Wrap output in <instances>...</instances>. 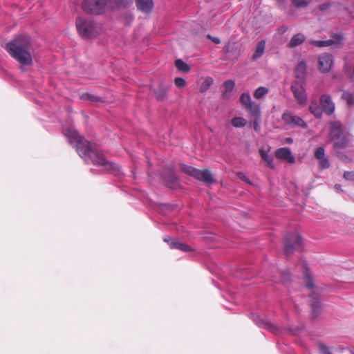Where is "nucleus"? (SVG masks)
<instances>
[{
  "label": "nucleus",
  "instance_id": "1",
  "mask_svg": "<svg viewBox=\"0 0 354 354\" xmlns=\"http://www.w3.org/2000/svg\"><path fill=\"white\" fill-rule=\"evenodd\" d=\"M9 55L20 64L29 66L32 64V48L28 35H16L5 46Z\"/></svg>",
  "mask_w": 354,
  "mask_h": 354
},
{
  "label": "nucleus",
  "instance_id": "2",
  "mask_svg": "<svg viewBox=\"0 0 354 354\" xmlns=\"http://www.w3.org/2000/svg\"><path fill=\"white\" fill-rule=\"evenodd\" d=\"M329 135L335 149H342L348 146L349 133L343 130L339 122L335 121L331 123Z\"/></svg>",
  "mask_w": 354,
  "mask_h": 354
},
{
  "label": "nucleus",
  "instance_id": "3",
  "mask_svg": "<svg viewBox=\"0 0 354 354\" xmlns=\"http://www.w3.org/2000/svg\"><path fill=\"white\" fill-rule=\"evenodd\" d=\"M89 157L94 165L101 166L104 170L116 176L121 177L123 176L120 165L106 160L102 153L93 149L91 144Z\"/></svg>",
  "mask_w": 354,
  "mask_h": 354
},
{
  "label": "nucleus",
  "instance_id": "4",
  "mask_svg": "<svg viewBox=\"0 0 354 354\" xmlns=\"http://www.w3.org/2000/svg\"><path fill=\"white\" fill-rule=\"evenodd\" d=\"M131 0H90V14H102L106 8H126Z\"/></svg>",
  "mask_w": 354,
  "mask_h": 354
},
{
  "label": "nucleus",
  "instance_id": "5",
  "mask_svg": "<svg viewBox=\"0 0 354 354\" xmlns=\"http://www.w3.org/2000/svg\"><path fill=\"white\" fill-rule=\"evenodd\" d=\"M65 135L70 143L74 145L79 156L87 160L88 157V141L73 129H67Z\"/></svg>",
  "mask_w": 354,
  "mask_h": 354
},
{
  "label": "nucleus",
  "instance_id": "6",
  "mask_svg": "<svg viewBox=\"0 0 354 354\" xmlns=\"http://www.w3.org/2000/svg\"><path fill=\"white\" fill-rule=\"evenodd\" d=\"M284 253L288 257L302 246V237L297 232H288L283 240Z\"/></svg>",
  "mask_w": 354,
  "mask_h": 354
},
{
  "label": "nucleus",
  "instance_id": "7",
  "mask_svg": "<svg viewBox=\"0 0 354 354\" xmlns=\"http://www.w3.org/2000/svg\"><path fill=\"white\" fill-rule=\"evenodd\" d=\"M240 102L249 111L251 117L261 118L260 105L252 101L249 93H243L240 96Z\"/></svg>",
  "mask_w": 354,
  "mask_h": 354
},
{
  "label": "nucleus",
  "instance_id": "8",
  "mask_svg": "<svg viewBox=\"0 0 354 354\" xmlns=\"http://www.w3.org/2000/svg\"><path fill=\"white\" fill-rule=\"evenodd\" d=\"M291 91L298 104L302 107L306 106L308 102L307 94L304 85L300 81L296 80L292 82Z\"/></svg>",
  "mask_w": 354,
  "mask_h": 354
},
{
  "label": "nucleus",
  "instance_id": "9",
  "mask_svg": "<svg viewBox=\"0 0 354 354\" xmlns=\"http://www.w3.org/2000/svg\"><path fill=\"white\" fill-rule=\"evenodd\" d=\"M160 177L163 184L170 189H174L179 185V178L175 171L171 168L163 169L160 173Z\"/></svg>",
  "mask_w": 354,
  "mask_h": 354
},
{
  "label": "nucleus",
  "instance_id": "10",
  "mask_svg": "<svg viewBox=\"0 0 354 354\" xmlns=\"http://www.w3.org/2000/svg\"><path fill=\"white\" fill-rule=\"evenodd\" d=\"M250 318L253 322L259 328H262L272 333H277L278 327L276 324L272 323L268 318H263L257 314L251 313Z\"/></svg>",
  "mask_w": 354,
  "mask_h": 354
},
{
  "label": "nucleus",
  "instance_id": "11",
  "mask_svg": "<svg viewBox=\"0 0 354 354\" xmlns=\"http://www.w3.org/2000/svg\"><path fill=\"white\" fill-rule=\"evenodd\" d=\"M333 57L330 53H322L318 58V68L322 73H328L333 66Z\"/></svg>",
  "mask_w": 354,
  "mask_h": 354
},
{
  "label": "nucleus",
  "instance_id": "12",
  "mask_svg": "<svg viewBox=\"0 0 354 354\" xmlns=\"http://www.w3.org/2000/svg\"><path fill=\"white\" fill-rule=\"evenodd\" d=\"M282 119L286 125L290 127H299L303 129L307 127V123L299 116L294 115L289 112H286L282 115Z\"/></svg>",
  "mask_w": 354,
  "mask_h": 354
},
{
  "label": "nucleus",
  "instance_id": "13",
  "mask_svg": "<svg viewBox=\"0 0 354 354\" xmlns=\"http://www.w3.org/2000/svg\"><path fill=\"white\" fill-rule=\"evenodd\" d=\"M225 55L232 60L238 59L241 50L235 42L227 41L223 48Z\"/></svg>",
  "mask_w": 354,
  "mask_h": 354
},
{
  "label": "nucleus",
  "instance_id": "14",
  "mask_svg": "<svg viewBox=\"0 0 354 354\" xmlns=\"http://www.w3.org/2000/svg\"><path fill=\"white\" fill-rule=\"evenodd\" d=\"M319 100L323 111L328 115H332L335 111V104L331 96L328 93L322 94Z\"/></svg>",
  "mask_w": 354,
  "mask_h": 354
},
{
  "label": "nucleus",
  "instance_id": "15",
  "mask_svg": "<svg viewBox=\"0 0 354 354\" xmlns=\"http://www.w3.org/2000/svg\"><path fill=\"white\" fill-rule=\"evenodd\" d=\"M163 240L171 249H177L183 252H190L192 250L189 245L180 242L177 239L164 238Z\"/></svg>",
  "mask_w": 354,
  "mask_h": 354
},
{
  "label": "nucleus",
  "instance_id": "16",
  "mask_svg": "<svg viewBox=\"0 0 354 354\" xmlns=\"http://www.w3.org/2000/svg\"><path fill=\"white\" fill-rule=\"evenodd\" d=\"M76 27L80 35L82 38H88V23L86 19L78 17L76 20Z\"/></svg>",
  "mask_w": 354,
  "mask_h": 354
},
{
  "label": "nucleus",
  "instance_id": "17",
  "mask_svg": "<svg viewBox=\"0 0 354 354\" xmlns=\"http://www.w3.org/2000/svg\"><path fill=\"white\" fill-rule=\"evenodd\" d=\"M276 157L279 159L287 160L289 163H295V158L292 154L290 149L288 147L278 149L275 153Z\"/></svg>",
  "mask_w": 354,
  "mask_h": 354
},
{
  "label": "nucleus",
  "instance_id": "18",
  "mask_svg": "<svg viewBox=\"0 0 354 354\" xmlns=\"http://www.w3.org/2000/svg\"><path fill=\"white\" fill-rule=\"evenodd\" d=\"M195 178L207 184H212L215 182L212 173L207 169H198Z\"/></svg>",
  "mask_w": 354,
  "mask_h": 354
},
{
  "label": "nucleus",
  "instance_id": "19",
  "mask_svg": "<svg viewBox=\"0 0 354 354\" xmlns=\"http://www.w3.org/2000/svg\"><path fill=\"white\" fill-rule=\"evenodd\" d=\"M137 8L144 13L151 12L153 8V0H136Z\"/></svg>",
  "mask_w": 354,
  "mask_h": 354
},
{
  "label": "nucleus",
  "instance_id": "20",
  "mask_svg": "<svg viewBox=\"0 0 354 354\" xmlns=\"http://www.w3.org/2000/svg\"><path fill=\"white\" fill-rule=\"evenodd\" d=\"M312 300H311V310H312V317L313 319H316L322 312V304L319 298L315 295H312Z\"/></svg>",
  "mask_w": 354,
  "mask_h": 354
},
{
  "label": "nucleus",
  "instance_id": "21",
  "mask_svg": "<svg viewBox=\"0 0 354 354\" xmlns=\"http://www.w3.org/2000/svg\"><path fill=\"white\" fill-rule=\"evenodd\" d=\"M306 40V36L303 33H297L294 35L290 39L288 46L290 48H295L302 44Z\"/></svg>",
  "mask_w": 354,
  "mask_h": 354
},
{
  "label": "nucleus",
  "instance_id": "22",
  "mask_svg": "<svg viewBox=\"0 0 354 354\" xmlns=\"http://www.w3.org/2000/svg\"><path fill=\"white\" fill-rule=\"evenodd\" d=\"M265 47H266V41L265 40H261L257 43V44L255 46V50L254 53L252 57V61H256L259 58L261 57L264 53L265 51Z\"/></svg>",
  "mask_w": 354,
  "mask_h": 354
},
{
  "label": "nucleus",
  "instance_id": "23",
  "mask_svg": "<svg viewBox=\"0 0 354 354\" xmlns=\"http://www.w3.org/2000/svg\"><path fill=\"white\" fill-rule=\"evenodd\" d=\"M307 65L304 61L300 62L296 66L295 73V77L299 80H304L306 73Z\"/></svg>",
  "mask_w": 354,
  "mask_h": 354
},
{
  "label": "nucleus",
  "instance_id": "24",
  "mask_svg": "<svg viewBox=\"0 0 354 354\" xmlns=\"http://www.w3.org/2000/svg\"><path fill=\"white\" fill-rule=\"evenodd\" d=\"M309 111L317 118H320L322 116V108L319 106L316 100L311 101L309 106Z\"/></svg>",
  "mask_w": 354,
  "mask_h": 354
},
{
  "label": "nucleus",
  "instance_id": "25",
  "mask_svg": "<svg viewBox=\"0 0 354 354\" xmlns=\"http://www.w3.org/2000/svg\"><path fill=\"white\" fill-rule=\"evenodd\" d=\"M225 91L222 93V97L223 99L228 98V95L232 92L234 86L235 82L234 80H228L225 81L224 82Z\"/></svg>",
  "mask_w": 354,
  "mask_h": 354
},
{
  "label": "nucleus",
  "instance_id": "26",
  "mask_svg": "<svg viewBox=\"0 0 354 354\" xmlns=\"http://www.w3.org/2000/svg\"><path fill=\"white\" fill-rule=\"evenodd\" d=\"M180 170L187 174L188 176H190L192 177H196V173L198 171V169L197 168H195L192 166H190V165H185L184 163H180Z\"/></svg>",
  "mask_w": 354,
  "mask_h": 354
},
{
  "label": "nucleus",
  "instance_id": "27",
  "mask_svg": "<svg viewBox=\"0 0 354 354\" xmlns=\"http://www.w3.org/2000/svg\"><path fill=\"white\" fill-rule=\"evenodd\" d=\"M175 66L178 71L184 73H188L191 70L190 66L181 59L175 61Z\"/></svg>",
  "mask_w": 354,
  "mask_h": 354
},
{
  "label": "nucleus",
  "instance_id": "28",
  "mask_svg": "<svg viewBox=\"0 0 354 354\" xmlns=\"http://www.w3.org/2000/svg\"><path fill=\"white\" fill-rule=\"evenodd\" d=\"M154 94L158 101H163L167 97V89L162 85H160L158 89L154 90Z\"/></svg>",
  "mask_w": 354,
  "mask_h": 354
},
{
  "label": "nucleus",
  "instance_id": "29",
  "mask_svg": "<svg viewBox=\"0 0 354 354\" xmlns=\"http://www.w3.org/2000/svg\"><path fill=\"white\" fill-rule=\"evenodd\" d=\"M213 79L211 77H207L202 82L200 85L199 90L201 93L206 92L212 85Z\"/></svg>",
  "mask_w": 354,
  "mask_h": 354
},
{
  "label": "nucleus",
  "instance_id": "30",
  "mask_svg": "<svg viewBox=\"0 0 354 354\" xmlns=\"http://www.w3.org/2000/svg\"><path fill=\"white\" fill-rule=\"evenodd\" d=\"M342 99L345 100L349 106H354V93L344 91L342 93Z\"/></svg>",
  "mask_w": 354,
  "mask_h": 354
},
{
  "label": "nucleus",
  "instance_id": "31",
  "mask_svg": "<svg viewBox=\"0 0 354 354\" xmlns=\"http://www.w3.org/2000/svg\"><path fill=\"white\" fill-rule=\"evenodd\" d=\"M232 125L236 128L244 127L247 124V120L243 117H235L231 121Z\"/></svg>",
  "mask_w": 354,
  "mask_h": 354
},
{
  "label": "nucleus",
  "instance_id": "32",
  "mask_svg": "<svg viewBox=\"0 0 354 354\" xmlns=\"http://www.w3.org/2000/svg\"><path fill=\"white\" fill-rule=\"evenodd\" d=\"M269 92V89L265 86H260L257 88L254 93V98L259 100L263 98L266 95H267Z\"/></svg>",
  "mask_w": 354,
  "mask_h": 354
},
{
  "label": "nucleus",
  "instance_id": "33",
  "mask_svg": "<svg viewBox=\"0 0 354 354\" xmlns=\"http://www.w3.org/2000/svg\"><path fill=\"white\" fill-rule=\"evenodd\" d=\"M313 0H291V2L297 8H305Z\"/></svg>",
  "mask_w": 354,
  "mask_h": 354
},
{
  "label": "nucleus",
  "instance_id": "34",
  "mask_svg": "<svg viewBox=\"0 0 354 354\" xmlns=\"http://www.w3.org/2000/svg\"><path fill=\"white\" fill-rule=\"evenodd\" d=\"M312 44L317 46V47H325V46H330L333 44H334V41L331 39L328 40H314L312 41Z\"/></svg>",
  "mask_w": 354,
  "mask_h": 354
},
{
  "label": "nucleus",
  "instance_id": "35",
  "mask_svg": "<svg viewBox=\"0 0 354 354\" xmlns=\"http://www.w3.org/2000/svg\"><path fill=\"white\" fill-rule=\"evenodd\" d=\"M304 277L306 280V287L309 290H312L314 288L313 279L311 277L309 271L307 268L306 269V271L304 272Z\"/></svg>",
  "mask_w": 354,
  "mask_h": 354
},
{
  "label": "nucleus",
  "instance_id": "36",
  "mask_svg": "<svg viewBox=\"0 0 354 354\" xmlns=\"http://www.w3.org/2000/svg\"><path fill=\"white\" fill-rule=\"evenodd\" d=\"M261 158L262 159L267 162V166L269 168L273 169L274 168V164H273V158L268 155L266 152L261 151Z\"/></svg>",
  "mask_w": 354,
  "mask_h": 354
},
{
  "label": "nucleus",
  "instance_id": "37",
  "mask_svg": "<svg viewBox=\"0 0 354 354\" xmlns=\"http://www.w3.org/2000/svg\"><path fill=\"white\" fill-rule=\"evenodd\" d=\"M281 280L283 283H288L290 281V273L289 270H283L281 272Z\"/></svg>",
  "mask_w": 354,
  "mask_h": 354
},
{
  "label": "nucleus",
  "instance_id": "38",
  "mask_svg": "<svg viewBox=\"0 0 354 354\" xmlns=\"http://www.w3.org/2000/svg\"><path fill=\"white\" fill-rule=\"evenodd\" d=\"M331 38L334 44H340L344 39V35L341 33H333L331 35Z\"/></svg>",
  "mask_w": 354,
  "mask_h": 354
},
{
  "label": "nucleus",
  "instance_id": "39",
  "mask_svg": "<svg viewBox=\"0 0 354 354\" xmlns=\"http://www.w3.org/2000/svg\"><path fill=\"white\" fill-rule=\"evenodd\" d=\"M315 156L317 159H321L325 156V150L324 147H317L315 152Z\"/></svg>",
  "mask_w": 354,
  "mask_h": 354
},
{
  "label": "nucleus",
  "instance_id": "40",
  "mask_svg": "<svg viewBox=\"0 0 354 354\" xmlns=\"http://www.w3.org/2000/svg\"><path fill=\"white\" fill-rule=\"evenodd\" d=\"M319 160V166L322 169H328L330 167V162L329 160L324 156L321 159Z\"/></svg>",
  "mask_w": 354,
  "mask_h": 354
},
{
  "label": "nucleus",
  "instance_id": "41",
  "mask_svg": "<svg viewBox=\"0 0 354 354\" xmlns=\"http://www.w3.org/2000/svg\"><path fill=\"white\" fill-rule=\"evenodd\" d=\"M174 83L176 86L179 88H183L186 86V81L181 77H176L174 80Z\"/></svg>",
  "mask_w": 354,
  "mask_h": 354
},
{
  "label": "nucleus",
  "instance_id": "42",
  "mask_svg": "<svg viewBox=\"0 0 354 354\" xmlns=\"http://www.w3.org/2000/svg\"><path fill=\"white\" fill-rule=\"evenodd\" d=\"M344 178L346 180L354 182V171H345L344 174Z\"/></svg>",
  "mask_w": 354,
  "mask_h": 354
},
{
  "label": "nucleus",
  "instance_id": "43",
  "mask_svg": "<svg viewBox=\"0 0 354 354\" xmlns=\"http://www.w3.org/2000/svg\"><path fill=\"white\" fill-rule=\"evenodd\" d=\"M252 118L254 119V120L253 122V129L256 132H259L261 130V127H260L259 122V120L260 119V118H256V117H252Z\"/></svg>",
  "mask_w": 354,
  "mask_h": 354
},
{
  "label": "nucleus",
  "instance_id": "44",
  "mask_svg": "<svg viewBox=\"0 0 354 354\" xmlns=\"http://www.w3.org/2000/svg\"><path fill=\"white\" fill-rule=\"evenodd\" d=\"M302 330H303L302 326H296V327H292V328H290V333L294 335H299Z\"/></svg>",
  "mask_w": 354,
  "mask_h": 354
},
{
  "label": "nucleus",
  "instance_id": "45",
  "mask_svg": "<svg viewBox=\"0 0 354 354\" xmlns=\"http://www.w3.org/2000/svg\"><path fill=\"white\" fill-rule=\"evenodd\" d=\"M330 6L331 5L329 3H324L319 6V9L320 11H324L330 8Z\"/></svg>",
  "mask_w": 354,
  "mask_h": 354
},
{
  "label": "nucleus",
  "instance_id": "46",
  "mask_svg": "<svg viewBox=\"0 0 354 354\" xmlns=\"http://www.w3.org/2000/svg\"><path fill=\"white\" fill-rule=\"evenodd\" d=\"M207 37L215 44H219L221 43V39L218 37L212 36L211 35H207Z\"/></svg>",
  "mask_w": 354,
  "mask_h": 354
},
{
  "label": "nucleus",
  "instance_id": "47",
  "mask_svg": "<svg viewBox=\"0 0 354 354\" xmlns=\"http://www.w3.org/2000/svg\"><path fill=\"white\" fill-rule=\"evenodd\" d=\"M82 8L85 12H88V0H84L82 3Z\"/></svg>",
  "mask_w": 354,
  "mask_h": 354
},
{
  "label": "nucleus",
  "instance_id": "48",
  "mask_svg": "<svg viewBox=\"0 0 354 354\" xmlns=\"http://www.w3.org/2000/svg\"><path fill=\"white\" fill-rule=\"evenodd\" d=\"M286 30L287 27L285 26H282L279 28L278 31L280 34H283L286 31Z\"/></svg>",
  "mask_w": 354,
  "mask_h": 354
},
{
  "label": "nucleus",
  "instance_id": "49",
  "mask_svg": "<svg viewBox=\"0 0 354 354\" xmlns=\"http://www.w3.org/2000/svg\"><path fill=\"white\" fill-rule=\"evenodd\" d=\"M89 99H90V102L99 101V98L97 97H96L93 95H91V94H90Z\"/></svg>",
  "mask_w": 354,
  "mask_h": 354
},
{
  "label": "nucleus",
  "instance_id": "50",
  "mask_svg": "<svg viewBox=\"0 0 354 354\" xmlns=\"http://www.w3.org/2000/svg\"><path fill=\"white\" fill-rule=\"evenodd\" d=\"M163 206L167 208V209L170 210V211H172L174 209V205H173L167 204V205H164Z\"/></svg>",
  "mask_w": 354,
  "mask_h": 354
},
{
  "label": "nucleus",
  "instance_id": "51",
  "mask_svg": "<svg viewBox=\"0 0 354 354\" xmlns=\"http://www.w3.org/2000/svg\"><path fill=\"white\" fill-rule=\"evenodd\" d=\"M89 26H90V38H91L93 35V31H92V28H93V22L91 19H90Z\"/></svg>",
  "mask_w": 354,
  "mask_h": 354
},
{
  "label": "nucleus",
  "instance_id": "52",
  "mask_svg": "<svg viewBox=\"0 0 354 354\" xmlns=\"http://www.w3.org/2000/svg\"><path fill=\"white\" fill-rule=\"evenodd\" d=\"M335 189H337V190H338V191H339V192H342V187H341V185H339V184H336V185H335Z\"/></svg>",
  "mask_w": 354,
  "mask_h": 354
},
{
  "label": "nucleus",
  "instance_id": "53",
  "mask_svg": "<svg viewBox=\"0 0 354 354\" xmlns=\"http://www.w3.org/2000/svg\"><path fill=\"white\" fill-rule=\"evenodd\" d=\"M292 141H293V140H292V138H287V142H288V143H291V142H292Z\"/></svg>",
  "mask_w": 354,
  "mask_h": 354
},
{
  "label": "nucleus",
  "instance_id": "54",
  "mask_svg": "<svg viewBox=\"0 0 354 354\" xmlns=\"http://www.w3.org/2000/svg\"><path fill=\"white\" fill-rule=\"evenodd\" d=\"M241 176H243V174L242 173H239V177L242 179V180H244L243 178L241 177Z\"/></svg>",
  "mask_w": 354,
  "mask_h": 354
},
{
  "label": "nucleus",
  "instance_id": "55",
  "mask_svg": "<svg viewBox=\"0 0 354 354\" xmlns=\"http://www.w3.org/2000/svg\"><path fill=\"white\" fill-rule=\"evenodd\" d=\"M74 3H77V2L75 0H73Z\"/></svg>",
  "mask_w": 354,
  "mask_h": 354
}]
</instances>
